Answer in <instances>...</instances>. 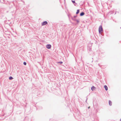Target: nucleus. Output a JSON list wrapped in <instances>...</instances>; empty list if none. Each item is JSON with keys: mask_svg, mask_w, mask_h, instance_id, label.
Wrapping results in <instances>:
<instances>
[{"mask_svg": "<svg viewBox=\"0 0 121 121\" xmlns=\"http://www.w3.org/2000/svg\"><path fill=\"white\" fill-rule=\"evenodd\" d=\"M103 30L102 26H101L99 27V33L100 34H101V33H100Z\"/></svg>", "mask_w": 121, "mask_h": 121, "instance_id": "1", "label": "nucleus"}, {"mask_svg": "<svg viewBox=\"0 0 121 121\" xmlns=\"http://www.w3.org/2000/svg\"><path fill=\"white\" fill-rule=\"evenodd\" d=\"M51 47V45L50 44H47L46 46V48L48 49L50 48Z\"/></svg>", "mask_w": 121, "mask_h": 121, "instance_id": "2", "label": "nucleus"}, {"mask_svg": "<svg viewBox=\"0 0 121 121\" xmlns=\"http://www.w3.org/2000/svg\"><path fill=\"white\" fill-rule=\"evenodd\" d=\"M91 89L92 91H93L95 90L96 89V88L94 86H93L91 87Z\"/></svg>", "mask_w": 121, "mask_h": 121, "instance_id": "3", "label": "nucleus"}, {"mask_svg": "<svg viewBox=\"0 0 121 121\" xmlns=\"http://www.w3.org/2000/svg\"><path fill=\"white\" fill-rule=\"evenodd\" d=\"M47 23H48L47 22V21H45L42 24V25L43 26V25H45L46 24H47Z\"/></svg>", "mask_w": 121, "mask_h": 121, "instance_id": "4", "label": "nucleus"}, {"mask_svg": "<svg viewBox=\"0 0 121 121\" xmlns=\"http://www.w3.org/2000/svg\"><path fill=\"white\" fill-rule=\"evenodd\" d=\"M104 87L106 91H107L108 90V87L106 85H105L104 86Z\"/></svg>", "mask_w": 121, "mask_h": 121, "instance_id": "5", "label": "nucleus"}, {"mask_svg": "<svg viewBox=\"0 0 121 121\" xmlns=\"http://www.w3.org/2000/svg\"><path fill=\"white\" fill-rule=\"evenodd\" d=\"M84 13L82 12L80 14V15L81 16H82L84 15Z\"/></svg>", "mask_w": 121, "mask_h": 121, "instance_id": "6", "label": "nucleus"}, {"mask_svg": "<svg viewBox=\"0 0 121 121\" xmlns=\"http://www.w3.org/2000/svg\"><path fill=\"white\" fill-rule=\"evenodd\" d=\"M109 104L111 106L112 105V102L110 101H109Z\"/></svg>", "mask_w": 121, "mask_h": 121, "instance_id": "7", "label": "nucleus"}, {"mask_svg": "<svg viewBox=\"0 0 121 121\" xmlns=\"http://www.w3.org/2000/svg\"><path fill=\"white\" fill-rule=\"evenodd\" d=\"M79 9L77 10V12L76 13V14H78L79 13Z\"/></svg>", "mask_w": 121, "mask_h": 121, "instance_id": "8", "label": "nucleus"}, {"mask_svg": "<svg viewBox=\"0 0 121 121\" xmlns=\"http://www.w3.org/2000/svg\"><path fill=\"white\" fill-rule=\"evenodd\" d=\"M13 79V78L11 77H9V80H12Z\"/></svg>", "mask_w": 121, "mask_h": 121, "instance_id": "9", "label": "nucleus"}, {"mask_svg": "<svg viewBox=\"0 0 121 121\" xmlns=\"http://www.w3.org/2000/svg\"><path fill=\"white\" fill-rule=\"evenodd\" d=\"M57 63L60 64H62L63 63V62L62 61H60L57 62Z\"/></svg>", "mask_w": 121, "mask_h": 121, "instance_id": "10", "label": "nucleus"}, {"mask_svg": "<svg viewBox=\"0 0 121 121\" xmlns=\"http://www.w3.org/2000/svg\"><path fill=\"white\" fill-rule=\"evenodd\" d=\"M75 21L78 23L79 22V20H76Z\"/></svg>", "mask_w": 121, "mask_h": 121, "instance_id": "11", "label": "nucleus"}, {"mask_svg": "<svg viewBox=\"0 0 121 121\" xmlns=\"http://www.w3.org/2000/svg\"><path fill=\"white\" fill-rule=\"evenodd\" d=\"M23 64L24 65H26V62H24L23 63Z\"/></svg>", "mask_w": 121, "mask_h": 121, "instance_id": "12", "label": "nucleus"}, {"mask_svg": "<svg viewBox=\"0 0 121 121\" xmlns=\"http://www.w3.org/2000/svg\"><path fill=\"white\" fill-rule=\"evenodd\" d=\"M72 2L73 3H75V1H72Z\"/></svg>", "mask_w": 121, "mask_h": 121, "instance_id": "13", "label": "nucleus"}, {"mask_svg": "<svg viewBox=\"0 0 121 121\" xmlns=\"http://www.w3.org/2000/svg\"><path fill=\"white\" fill-rule=\"evenodd\" d=\"M90 108V107H88V108Z\"/></svg>", "mask_w": 121, "mask_h": 121, "instance_id": "14", "label": "nucleus"}, {"mask_svg": "<svg viewBox=\"0 0 121 121\" xmlns=\"http://www.w3.org/2000/svg\"><path fill=\"white\" fill-rule=\"evenodd\" d=\"M120 121H121V119H120Z\"/></svg>", "mask_w": 121, "mask_h": 121, "instance_id": "15", "label": "nucleus"}]
</instances>
